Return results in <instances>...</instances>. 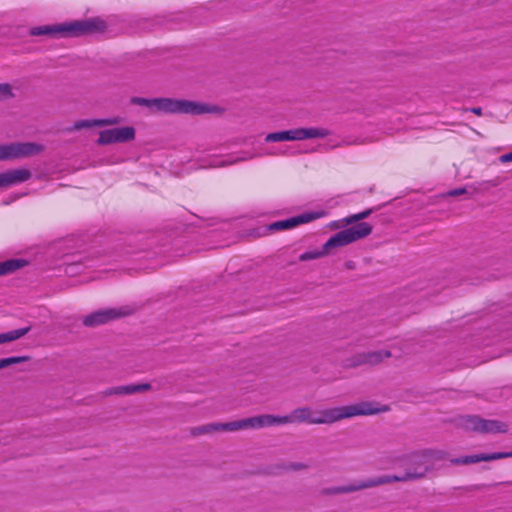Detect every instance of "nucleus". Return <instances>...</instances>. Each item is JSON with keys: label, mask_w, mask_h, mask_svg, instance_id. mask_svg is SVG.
<instances>
[{"label": "nucleus", "mask_w": 512, "mask_h": 512, "mask_svg": "<svg viewBox=\"0 0 512 512\" xmlns=\"http://www.w3.org/2000/svg\"><path fill=\"white\" fill-rule=\"evenodd\" d=\"M388 410L389 407L386 405L382 407H375L374 403L362 402L356 405L327 409L320 412L319 416L314 417L311 415V409L309 407H300L294 409L291 415L286 416L290 420L284 424L291 423L293 421L309 424H330L344 418L358 415H372L380 412H386Z\"/></svg>", "instance_id": "nucleus-1"}, {"label": "nucleus", "mask_w": 512, "mask_h": 512, "mask_svg": "<svg viewBox=\"0 0 512 512\" xmlns=\"http://www.w3.org/2000/svg\"><path fill=\"white\" fill-rule=\"evenodd\" d=\"M130 103L133 105L144 106L154 112L163 114L202 115L213 113L217 109L216 106H211L192 100L174 99L168 97L144 98L134 96L130 99Z\"/></svg>", "instance_id": "nucleus-2"}, {"label": "nucleus", "mask_w": 512, "mask_h": 512, "mask_svg": "<svg viewBox=\"0 0 512 512\" xmlns=\"http://www.w3.org/2000/svg\"><path fill=\"white\" fill-rule=\"evenodd\" d=\"M107 28L106 22L100 17H92L84 20H76L72 22L45 25L33 27L29 30L20 28L21 34H29L30 36H55L65 33L70 36H82L92 33L104 32Z\"/></svg>", "instance_id": "nucleus-3"}, {"label": "nucleus", "mask_w": 512, "mask_h": 512, "mask_svg": "<svg viewBox=\"0 0 512 512\" xmlns=\"http://www.w3.org/2000/svg\"><path fill=\"white\" fill-rule=\"evenodd\" d=\"M287 417H275V415L263 414L254 417L244 418L226 423H208L191 429L192 436L210 434L219 431H238L244 429H259L263 427H271L282 425L289 421Z\"/></svg>", "instance_id": "nucleus-4"}, {"label": "nucleus", "mask_w": 512, "mask_h": 512, "mask_svg": "<svg viewBox=\"0 0 512 512\" xmlns=\"http://www.w3.org/2000/svg\"><path fill=\"white\" fill-rule=\"evenodd\" d=\"M431 472V464L427 462L421 452L410 455L407 459V467L405 472L400 475H382L377 476L376 483L378 486L392 482H407L421 479Z\"/></svg>", "instance_id": "nucleus-5"}, {"label": "nucleus", "mask_w": 512, "mask_h": 512, "mask_svg": "<svg viewBox=\"0 0 512 512\" xmlns=\"http://www.w3.org/2000/svg\"><path fill=\"white\" fill-rule=\"evenodd\" d=\"M373 227L367 222L357 223L347 229L332 235L324 244V250L329 254L332 249L351 244L365 238L372 233Z\"/></svg>", "instance_id": "nucleus-6"}, {"label": "nucleus", "mask_w": 512, "mask_h": 512, "mask_svg": "<svg viewBox=\"0 0 512 512\" xmlns=\"http://www.w3.org/2000/svg\"><path fill=\"white\" fill-rule=\"evenodd\" d=\"M328 135H330V131L325 128H296L291 130L269 133L266 135L265 141L267 143L282 141H299L312 138H325Z\"/></svg>", "instance_id": "nucleus-7"}, {"label": "nucleus", "mask_w": 512, "mask_h": 512, "mask_svg": "<svg viewBox=\"0 0 512 512\" xmlns=\"http://www.w3.org/2000/svg\"><path fill=\"white\" fill-rule=\"evenodd\" d=\"M44 146L34 142L0 144V161L22 159L40 154Z\"/></svg>", "instance_id": "nucleus-8"}, {"label": "nucleus", "mask_w": 512, "mask_h": 512, "mask_svg": "<svg viewBox=\"0 0 512 512\" xmlns=\"http://www.w3.org/2000/svg\"><path fill=\"white\" fill-rule=\"evenodd\" d=\"M135 139V129L132 126L106 129L99 133L98 145L126 143Z\"/></svg>", "instance_id": "nucleus-9"}, {"label": "nucleus", "mask_w": 512, "mask_h": 512, "mask_svg": "<svg viewBox=\"0 0 512 512\" xmlns=\"http://www.w3.org/2000/svg\"><path fill=\"white\" fill-rule=\"evenodd\" d=\"M325 215L324 211L305 212L288 219L271 223L268 229L271 231L289 230L300 224L309 223Z\"/></svg>", "instance_id": "nucleus-10"}, {"label": "nucleus", "mask_w": 512, "mask_h": 512, "mask_svg": "<svg viewBox=\"0 0 512 512\" xmlns=\"http://www.w3.org/2000/svg\"><path fill=\"white\" fill-rule=\"evenodd\" d=\"M124 315L125 313L122 311V309H103L86 315L83 318L82 323L86 327H96L99 325L107 324L110 321L118 319Z\"/></svg>", "instance_id": "nucleus-11"}, {"label": "nucleus", "mask_w": 512, "mask_h": 512, "mask_svg": "<svg viewBox=\"0 0 512 512\" xmlns=\"http://www.w3.org/2000/svg\"><path fill=\"white\" fill-rule=\"evenodd\" d=\"M512 457V451L510 452H494V453H480L475 455H466L457 458H451L450 463L454 465H469L479 463L482 461H493L498 459H504Z\"/></svg>", "instance_id": "nucleus-12"}, {"label": "nucleus", "mask_w": 512, "mask_h": 512, "mask_svg": "<svg viewBox=\"0 0 512 512\" xmlns=\"http://www.w3.org/2000/svg\"><path fill=\"white\" fill-rule=\"evenodd\" d=\"M376 486H378L376 483V478L373 477V478H369V479H365V480L355 481L348 485L324 488L322 493L324 495L347 494V493H352V492H356L359 490L372 488V487H376Z\"/></svg>", "instance_id": "nucleus-13"}, {"label": "nucleus", "mask_w": 512, "mask_h": 512, "mask_svg": "<svg viewBox=\"0 0 512 512\" xmlns=\"http://www.w3.org/2000/svg\"><path fill=\"white\" fill-rule=\"evenodd\" d=\"M32 177L29 169H9L0 173V189L24 183Z\"/></svg>", "instance_id": "nucleus-14"}, {"label": "nucleus", "mask_w": 512, "mask_h": 512, "mask_svg": "<svg viewBox=\"0 0 512 512\" xmlns=\"http://www.w3.org/2000/svg\"><path fill=\"white\" fill-rule=\"evenodd\" d=\"M391 355L392 354L389 350H377L359 353L351 359L350 365L353 367L366 364L374 366L381 363L384 359L390 358Z\"/></svg>", "instance_id": "nucleus-15"}, {"label": "nucleus", "mask_w": 512, "mask_h": 512, "mask_svg": "<svg viewBox=\"0 0 512 512\" xmlns=\"http://www.w3.org/2000/svg\"><path fill=\"white\" fill-rule=\"evenodd\" d=\"M121 119L119 117H111L104 119H83L74 122L71 128H68L67 131H76L85 128H93V127H104L111 126L120 123Z\"/></svg>", "instance_id": "nucleus-16"}, {"label": "nucleus", "mask_w": 512, "mask_h": 512, "mask_svg": "<svg viewBox=\"0 0 512 512\" xmlns=\"http://www.w3.org/2000/svg\"><path fill=\"white\" fill-rule=\"evenodd\" d=\"M151 389V384L149 383H141V384H129L122 385L117 387H111L104 391L105 396L110 395H131L135 393L146 392Z\"/></svg>", "instance_id": "nucleus-17"}, {"label": "nucleus", "mask_w": 512, "mask_h": 512, "mask_svg": "<svg viewBox=\"0 0 512 512\" xmlns=\"http://www.w3.org/2000/svg\"><path fill=\"white\" fill-rule=\"evenodd\" d=\"M480 427L478 433H506L507 425L499 420H488L480 417Z\"/></svg>", "instance_id": "nucleus-18"}, {"label": "nucleus", "mask_w": 512, "mask_h": 512, "mask_svg": "<svg viewBox=\"0 0 512 512\" xmlns=\"http://www.w3.org/2000/svg\"><path fill=\"white\" fill-rule=\"evenodd\" d=\"M27 265L24 259H8L0 262V276L11 274Z\"/></svg>", "instance_id": "nucleus-19"}, {"label": "nucleus", "mask_w": 512, "mask_h": 512, "mask_svg": "<svg viewBox=\"0 0 512 512\" xmlns=\"http://www.w3.org/2000/svg\"><path fill=\"white\" fill-rule=\"evenodd\" d=\"M480 416L477 415H465L458 419V425L467 431H473L478 433L480 427Z\"/></svg>", "instance_id": "nucleus-20"}, {"label": "nucleus", "mask_w": 512, "mask_h": 512, "mask_svg": "<svg viewBox=\"0 0 512 512\" xmlns=\"http://www.w3.org/2000/svg\"><path fill=\"white\" fill-rule=\"evenodd\" d=\"M421 453L425 456L427 462L431 464V471L434 469L435 462L448 458V453L443 450L425 449Z\"/></svg>", "instance_id": "nucleus-21"}, {"label": "nucleus", "mask_w": 512, "mask_h": 512, "mask_svg": "<svg viewBox=\"0 0 512 512\" xmlns=\"http://www.w3.org/2000/svg\"><path fill=\"white\" fill-rule=\"evenodd\" d=\"M30 330H31V326H27V327L8 331L6 333H1L0 334V344L18 340L21 337L25 336L28 332H30Z\"/></svg>", "instance_id": "nucleus-22"}, {"label": "nucleus", "mask_w": 512, "mask_h": 512, "mask_svg": "<svg viewBox=\"0 0 512 512\" xmlns=\"http://www.w3.org/2000/svg\"><path fill=\"white\" fill-rule=\"evenodd\" d=\"M376 209L374 208H369V209H366L360 213H357V214H352L348 217H345L342 221L344 222V224L346 225H349V224H352V223H357L363 219H366L367 217H369Z\"/></svg>", "instance_id": "nucleus-23"}, {"label": "nucleus", "mask_w": 512, "mask_h": 512, "mask_svg": "<svg viewBox=\"0 0 512 512\" xmlns=\"http://www.w3.org/2000/svg\"><path fill=\"white\" fill-rule=\"evenodd\" d=\"M328 255L327 251L324 250V246L320 250L306 251L299 255V261L305 262L314 260Z\"/></svg>", "instance_id": "nucleus-24"}, {"label": "nucleus", "mask_w": 512, "mask_h": 512, "mask_svg": "<svg viewBox=\"0 0 512 512\" xmlns=\"http://www.w3.org/2000/svg\"><path fill=\"white\" fill-rule=\"evenodd\" d=\"M13 97L11 86L7 83L0 84V101Z\"/></svg>", "instance_id": "nucleus-25"}, {"label": "nucleus", "mask_w": 512, "mask_h": 512, "mask_svg": "<svg viewBox=\"0 0 512 512\" xmlns=\"http://www.w3.org/2000/svg\"><path fill=\"white\" fill-rule=\"evenodd\" d=\"M30 359H31L30 356H13V357L5 358L7 367L10 366V365H13V364L27 362Z\"/></svg>", "instance_id": "nucleus-26"}, {"label": "nucleus", "mask_w": 512, "mask_h": 512, "mask_svg": "<svg viewBox=\"0 0 512 512\" xmlns=\"http://www.w3.org/2000/svg\"><path fill=\"white\" fill-rule=\"evenodd\" d=\"M467 193V190L466 188H455V189H452L450 191L447 192V196H450V197H456V196H460V195H463V194H466Z\"/></svg>", "instance_id": "nucleus-27"}, {"label": "nucleus", "mask_w": 512, "mask_h": 512, "mask_svg": "<svg viewBox=\"0 0 512 512\" xmlns=\"http://www.w3.org/2000/svg\"><path fill=\"white\" fill-rule=\"evenodd\" d=\"M290 468H291L292 470L297 471V470L306 469V468H307V465H306V464H304V463H301V462H294V463H291Z\"/></svg>", "instance_id": "nucleus-28"}, {"label": "nucleus", "mask_w": 512, "mask_h": 512, "mask_svg": "<svg viewBox=\"0 0 512 512\" xmlns=\"http://www.w3.org/2000/svg\"><path fill=\"white\" fill-rule=\"evenodd\" d=\"M499 160L502 163L511 162L512 161V151L500 156Z\"/></svg>", "instance_id": "nucleus-29"}, {"label": "nucleus", "mask_w": 512, "mask_h": 512, "mask_svg": "<svg viewBox=\"0 0 512 512\" xmlns=\"http://www.w3.org/2000/svg\"><path fill=\"white\" fill-rule=\"evenodd\" d=\"M470 112H472L475 115L481 116L482 115V108L481 107H472L469 109Z\"/></svg>", "instance_id": "nucleus-30"}, {"label": "nucleus", "mask_w": 512, "mask_h": 512, "mask_svg": "<svg viewBox=\"0 0 512 512\" xmlns=\"http://www.w3.org/2000/svg\"><path fill=\"white\" fill-rule=\"evenodd\" d=\"M6 367H7V364H6L5 358L0 359V369L6 368Z\"/></svg>", "instance_id": "nucleus-31"}]
</instances>
